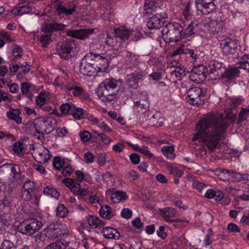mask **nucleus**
<instances>
[{"label":"nucleus","mask_w":249,"mask_h":249,"mask_svg":"<svg viewBox=\"0 0 249 249\" xmlns=\"http://www.w3.org/2000/svg\"><path fill=\"white\" fill-rule=\"evenodd\" d=\"M68 243L64 240H58L48 245L45 249H66Z\"/></svg>","instance_id":"obj_30"},{"label":"nucleus","mask_w":249,"mask_h":249,"mask_svg":"<svg viewBox=\"0 0 249 249\" xmlns=\"http://www.w3.org/2000/svg\"><path fill=\"white\" fill-rule=\"evenodd\" d=\"M10 176L14 179L17 180L20 178V168L18 165L10 164Z\"/></svg>","instance_id":"obj_38"},{"label":"nucleus","mask_w":249,"mask_h":249,"mask_svg":"<svg viewBox=\"0 0 249 249\" xmlns=\"http://www.w3.org/2000/svg\"><path fill=\"white\" fill-rule=\"evenodd\" d=\"M19 110L17 109H10L7 112L8 118L15 121L17 124L21 123L22 119L19 116Z\"/></svg>","instance_id":"obj_34"},{"label":"nucleus","mask_w":249,"mask_h":249,"mask_svg":"<svg viewBox=\"0 0 249 249\" xmlns=\"http://www.w3.org/2000/svg\"><path fill=\"white\" fill-rule=\"evenodd\" d=\"M66 88L69 91H72L74 96L84 98L86 97L85 91L80 87L76 86H67Z\"/></svg>","instance_id":"obj_31"},{"label":"nucleus","mask_w":249,"mask_h":249,"mask_svg":"<svg viewBox=\"0 0 249 249\" xmlns=\"http://www.w3.org/2000/svg\"><path fill=\"white\" fill-rule=\"evenodd\" d=\"M80 136L83 142H88L91 138V133L88 131H83L80 133Z\"/></svg>","instance_id":"obj_62"},{"label":"nucleus","mask_w":249,"mask_h":249,"mask_svg":"<svg viewBox=\"0 0 249 249\" xmlns=\"http://www.w3.org/2000/svg\"><path fill=\"white\" fill-rule=\"evenodd\" d=\"M65 165L64 160L60 157H55L53 161V166L57 170H60Z\"/></svg>","instance_id":"obj_46"},{"label":"nucleus","mask_w":249,"mask_h":249,"mask_svg":"<svg viewBox=\"0 0 249 249\" xmlns=\"http://www.w3.org/2000/svg\"><path fill=\"white\" fill-rule=\"evenodd\" d=\"M68 210L67 208L63 204H59L57 207L56 211V214L57 216L63 218L68 214Z\"/></svg>","instance_id":"obj_44"},{"label":"nucleus","mask_w":249,"mask_h":249,"mask_svg":"<svg viewBox=\"0 0 249 249\" xmlns=\"http://www.w3.org/2000/svg\"><path fill=\"white\" fill-rule=\"evenodd\" d=\"M0 37L9 42H14L16 40L11 35L5 31H0Z\"/></svg>","instance_id":"obj_49"},{"label":"nucleus","mask_w":249,"mask_h":249,"mask_svg":"<svg viewBox=\"0 0 249 249\" xmlns=\"http://www.w3.org/2000/svg\"><path fill=\"white\" fill-rule=\"evenodd\" d=\"M55 120L52 118L40 117L35 119L34 126L36 132L38 134L37 138L40 139L44 133L51 132L54 128Z\"/></svg>","instance_id":"obj_5"},{"label":"nucleus","mask_w":249,"mask_h":249,"mask_svg":"<svg viewBox=\"0 0 249 249\" xmlns=\"http://www.w3.org/2000/svg\"><path fill=\"white\" fill-rule=\"evenodd\" d=\"M199 23L197 20H193L190 23L187 27L185 29L184 35L189 36L195 33L194 30L197 27Z\"/></svg>","instance_id":"obj_37"},{"label":"nucleus","mask_w":249,"mask_h":249,"mask_svg":"<svg viewBox=\"0 0 249 249\" xmlns=\"http://www.w3.org/2000/svg\"><path fill=\"white\" fill-rule=\"evenodd\" d=\"M99 127L104 132L107 133L112 132V129L105 122H99L98 124Z\"/></svg>","instance_id":"obj_63"},{"label":"nucleus","mask_w":249,"mask_h":249,"mask_svg":"<svg viewBox=\"0 0 249 249\" xmlns=\"http://www.w3.org/2000/svg\"><path fill=\"white\" fill-rule=\"evenodd\" d=\"M170 29H174V31H180V33L183 32V29L181 26L177 22H173L169 24L166 27Z\"/></svg>","instance_id":"obj_59"},{"label":"nucleus","mask_w":249,"mask_h":249,"mask_svg":"<svg viewBox=\"0 0 249 249\" xmlns=\"http://www.w3.org/2000/svg\"><path fill=\"white\" fill-rule=\"evenodd\" d=\"M43 193L55 198H58L59 196V193L57 190L51 187H45L43 190Z\"/></svg>","instance_id":"obj_43"},{"label":"nucleus","mask_w":249,"mask_h":249,"mask_svg":"<svg viewBox=\"0 0 249 249\" xmlns=\"http://www.w3.org/2000/svg\"><path fill=\"white\" fill-rule=\"evenodd\" d=\"M119 81L114 79H107L101 83L97 89L98 98L103 102L112 101L116 98Z\"/></svg>","instance_id":"obj_2"},{"label":"nucleus","mask_w":249,"mask_h":249,"mask_svg":"<svg viewBox=\"0 0 249 249\" xmlns=\"http://www.w3.org/2000/svg\"><path fill=\"white\" fill-rule=\"evenodd\" d=\"M84 160L86 163H92L94 160V155L90 152H87L84 154Z\"/></svg>","instance_id":"obj_56"},{"label":"nucleus","mask_w":249,"mask_h":249,"mask_svg":"<svg viewBox=\"0 0 249 249\" xmlns=\"http://www.w3.org/2000/svg\"><path fill=\"white\" fill-rule=\"evenodd\" d=\"M148 124L150 125L159 127L163 124V119L160 117L159 113L153 114L152 112L148 113L147 120Z\"/></svg>","instance_id":"obj_20"},{"label":"nucleus","mask_w":249,"mask_h":249,"mask_svg":"<svg viewBox=\"0 0 249 249\" xmlns=\"http://www.w3.org/2000/svg\"><path fill=\"white\" fill-rule=\"evenodd\" d=\"M75 178L77 181L81 182L83 180H86L88 176L84 174L82 171L77 170L75 172Z\"/></svg>","instance_id":"obj_57"},{"label":"nucleus","mask_w":249,"mask_h":249,"mask_svg":"<svg viewBox=\"0 0 249 249\" xmlns=\"http://www.w3.org/2000/svg\"><path fill=\"white\" fill-rule=\"evenodd\" d=\"M110 198L113 202L118 203L127 199L128 196L125 192L118 191L112 193L110 196Z\"/></svg>","instance_id":"obj_28"},{"label":"nucleus","mask_w":249,"mask_h":249,"mask_svg":"<svg viewBox=\"0 0 249 249\" xmlns=\"http://www.w3.org/2000/svg\"><path fill=\"white\" fill-rule=\"evenodd\" d=\"M167 14L165 12L157 13L149 18L147 26L149 29H159L164 25Z\"/></svg>","instance_id":"obj_10"},{"label":"nucleus","mask_w":249,"mask_h":249,"mask_svg":"<svg viewBox=\"0 0 249 249\" xmlns=\"http://www.w3.org/2000/svg\"><path fill=\"white\" fill-rule=\"evenodd\" d=\"M145 75L144 71H141L138 73H132L127 75L125 80L127 84L130 87L136 86L140 80H142Z\"/></svg>","instance_id":"obj_17"},{"label":"nucleus","mask_w":249,"mask_h":249,"mask_svg":"<svg viewBox=\"0 0 249 249\" xmlns=\"http://www.w3.org/2000/svg\"><path fill=\"white\" fill-rule=\"evenodd\" d=\"M249 115V107L242 108L239 113V120H245Z\"/></svg>","instance_id":"obj_55"},{"label":"nucleus","mask_w":249,"mask_h":249,"mask_svg":"<svg viewBox=\"0 0 249 249\" xmlns=\"http://www.w3.org/2000/svg\"><path fill=\"white\" fill-rule=\"evenodd\" d=\"M187 101L192 105H199L203 103L202 99L203 95L201 89L197 87H194L188 90Z\"/></svg>","instance_id":"obj_12"},{"label":"nucleus","mask_w":249,"mask_h":249,"mask_svg":"<svg viewBox=\"0 0 249 249\" xmlns=\"http://www.w3.org/2000/svg\"><path fill=\"white\" fill-rule=\"evenodd\" d=\"M94 33V29H81L79 30H68L67 35L72 37L84 40Z\"/></svg>","instance_id":"obj_15"},{"label":"nucleus","mask_w":249,"mask_h":249,"mask_svg":"<svg viewBox=\"0 0 249 249\" xmlns=\"http://www.w3.org/2000/svg\"><path fill=\"white\" fill-rule=\"evenodd\" d=\"M22 55V50L21 48L18 46H16L13 49L12 55L10 57L11 60H18Z\"/></svg>","instance_id":"obj_40"},{"label":"nucleus","mask_w":249,"mask_h":249,"mask_svg":"<svg viewBox=\"0 0 249 249\" xmlns=\"http://www.w3.org/2000/svg\"><path fill=\"white\" fill-rule=\"evenodd\" d=\"M182 13L186 20H192L193 18L192 3L190 2H188L187 4L185 5Z\"/></svg>","instance_id":"obj_32"},{"label":"nucleus","mask_w":249,"mask_h":249,"mask_svg":"<svg viewBox=\"0 0 249 249\" xmlns=\"http://www.w3.org/2000/svg\"><path fill=\"white\" fill-rule=\"evenodd\" d=\"M42 234L50 240L55 239L58 238L59 236V233L57 231L56 225L54 226H50L44 229L42 231Z\"/></svg>","instance_id":"obj_24"},{"label":"nucleus","mask_w":249,"mask_h":249,"mask_svg":"<svg viewBox=\"0 0 249 249\" xmlns=\"http://www.w3.org/2000/svg\"><path fill=\"white\" fill-rule=\"evenodd\" d=\"M66 25L61 23H53L51 24H46L42 27V32L43 34L37 36L36 38L39 41L41 46L46 47L51 40V36L49 33L63 30Z\"/></svg>","instance_id":"obj_4"},{"label":"nucleus","mask_w":249,"mask_h":249,"mask_svg":"<svg viewBox=\"0 0 249 249\" xmlns=\"http://www.w3.org/2000/svg\"><path fill=\"white\" fill-rule=\"evenodd\" d=\"M90 195V192L88 189L82 188L80 189V191L77 196H79L82 199H85Z\"/></svg>","instance_id":"obj_61"},{"label":"nucleus","mask_w":249,"mask_h":249,"mask_svg":"<svg viewBox=\"0 0 249 249\" xmlns=\"http://www.w3.org/2000/svg\"><path fill=\"white\" fill-rule=\"evenodd\" d=\"M73 104H64L60 107V111L63 114H71L75 110Z\"/></svg>","instance_id":"obj_39"},{"label":"nucleus","mask_w":249,"mask_h":249,"mask_svg":"<svg viewBox=\"0 0 249 249\" xmlns=\"http://www.w3.org/2000/svg\"><path fill=\"white\" fill-rule=\"evenodd\" d=\"M73 112L71 113V115H72L75 119L80 120L82 119L84 116L83 109L79 107H76L75 106Z\"/></svg>","instance_id":"obj_52"},{"label":"nucleus","mask_w":249,"mask_h":249,"mask_svg":"<svg viewBox=\"0 0 249 249\" xmlns=\"http://www.w3.org/2000/svg\"><path fill=\"white\" fill-rule=\"evenodd\" d=\"M210 24H211L210 18L203 19L200 22V29L203 31H208L209 29H210Z\"/></svg>","instance_id":"obj_50"},{"label":"nucleus","mask_w":249,"mask_h":249,"mask_svg":"<svg viewBox=\"0 0 249 249\" xmlns=\"http://www.w3.org/2000/svg\"><path fill=\"white\" fill-rule=\"evenodd\" d=\"M82 61L85 62H88L89 61H104L108 62L109 60L107 58L103 56L100 55L99 54L94 53H87L82 59Z\"/></svg>","instance_id":"obj_23"},{"label":"nucleus","mask_w":249,"mask_h":249,"mask_svg":"<svg viewBox=\"0 0 249 249\" xmlns=\"http://www.w3.org/2000/svg\"><path fill=\"white\" fill-rule=\"evenodd\" d=\"M95 133H97V134L99 136L100 140L105 145L108 146L112 142V140L108 136L103 133H97L96 131H95Z\"/></svg>","instance_id":"obj_51"},{"label":"nucleus","mask_w":249,"mask_h":249,"mask_svg":"<svg viewBox=\"0 0 249 249\" xmlns=\"http://www.w3.org/2000/svg\"><path fill=\"white\" fill-rule=\"evenodd\" d=\"M188 179L192 181V186L194 189L198 190L199 192H201V190L206 186L203 183L198 181L196 180L194 177H188Z\"/></svg>","instance_id":"obj_45"},{"label":"nucleus","mask_w":249,"mask_h":249,"mask_svg":"<svg viewBox=\"0 0 249 249\" xmlns=\"http://www.w3.org/2000/svg\"><path fill=\"white\" fill-rule=\"evenodd\" d=\"M109 63H95V68H97L96 73L99 72H108L110 70Z\"/></svg>","instance_id":"obj_47"},{"label":"nucleus","mask_w":249,"mask_h":249,"mask_svg":"<svg viewBox=\"0 0 249 249\" xmlns=\"http://www.w3.org/2000/svg\"><path fill=\"white\" fill-rule=\"evenodd\" d=\"M52 7L55 9L59 15L70 16L76 11V5L72 2L64 3L62 0H54L52 3Z\"/></svg>","instance_id":"obj_7"},{"label":"nucleus","mask_w":249,"mask_h":249,"mask_svg":"<svg viewBox=\"0 0 249 249\" xmlns=\"http://www.w3.org/2000/svg\"><path fill=\"white\" fill-rule=\"evenodd\" d=\"M115 36L125 41L130 37L131 29L124 26H120L114 29Z\"/></svg>","instance_id":"obj_18"},{"label":"nucleus","mask_w":249,"mask_h":249,"mask_svg":"<svg viewBox=\"0 0 249 249\" xmlns=\"http://www.w3.org/2000/svg\"><path fill=\"white\" fill-rule=\"evenodd\" d=\"M23 148V144L21 142H15L13 145V150L16 154H19L21 153Z\"/></svg>","instance_id":"obj_58"},{"label":"nucleus","mask_w":249,"mask_h":249,"mask_svg":"<svg viewBox=\"0 0 249 249\" xmlns=\"http://www.w3.org/2000/svg\"><path fill=\"white\" fill-rule=\"evenodd\" d=\"M196 4L198 15L208 14L215 8L213 0H196Z\"/></svg>","instance_id":"obj_11"},{"label":"nucleus","mask_w":249,"mask_h":249,"mask_svg":"<svg viewBox=\"0 0 249 249\" xmlns=\"http://www.w3.org/2000/svg\"><path fill=\"white\" fill-rule=\"evenodd\" d=\"M95 63H81L80 71L84 75L94 76L97 72Z\"/></svg>","instance_id":"obj_19"},{"label":"nucleus","mask_w":249,"mask_h":249,"mask_svg":"<svg viewBox=\"0 0 249 249\" xmlns=\"http://www.w3.org/2000/svg\"><path fill=\"white\" fill-rule=\"evenodd\" d=\"M236 173L232 170L221 168L218 169L215 171V174L219 179L225 181L235 182Z\"/></svg>","instance_id":"obj_16"},{"label":"nucleus","mask_w":249,"mask_h":249,"mask_svg":"<svg viewBox=\"0 0 249 249\" xmlns=\"http://www.w3.org/2000/svg\"><path fill=\"white\" fill-rule=\"evenodd\" d=\"M129 146L132 147L134 150L138 151L149 158L154 157L153 155L149 151L148 148L145 146H139L137 144H132L129 142H125Z\"/></svg>","instance_id":"obj_26"},{"label":"nucleus","mask_w":249,"mask_h":249,"mask_svg":"<svg viewBox=\"0 0 249 249\" xmlns=\"http://www.w3.org/2000/svg\"><path fill=\"white\" fill-rule=\"evenodd\" d=\"M16 246L9 240H4L0 245V249H16Z\"/></svg>","instance_id":"obj_48"},{"label":"nucleus","mask_w":249,"mask_h":249,"mask_svg":"<svg viewBox=\"0 0 249 249\" xmlns=\"http://www.w3.org/2000/svg\"><path fill=\"white\" fill-rule=\"evenodd\" d=\"M87 221L90 227L92 228H100L104 225V223L95 216H89L87 218Z\"/></svg>","instance_id":"obj_29"},{"label":"nucleus","mask_w":249,"mask_h":249,"mask_svg":"<svg viewBox=\"0 0 249 249\" xmlns=\"http://www.w3.org/2000/svg\"><path fill=\"white\" fill-rule=\"evenodd\" d=\"M35 102L37 108L49 114L53 113L55 108L48 104L52 103L53 105L57 104L55 95L45 91H41L36 96Z\"/></svg>","instance_id":"obj_3"},{"label":"nucleus","mask_w":249,"mask_h":249,"mask_svg":"<svg viewBox=\"0 0 249 249\" xmlns=\"http://www.w3.org/2000/svg\"><path fill=\"white\" fill-rule=\"evenodd\" d=\"M99 214L102 217L107 219H111L115 215L114 212L107 205L101 206Z\"/></svg>","instance_id":"obj_27"},{"label":"nucleus","mask_w":249,"mask_h":249,"mask_svg":"<svg viewBox=\"0 0 249 249\" xmlns=\"http://www.w3.org/2000/svg\"><path fill=\"white\" fill-rule=\"evenodd\" d=\"M173 65L175 70L172 72V75H175L177 77H181L182 76L185 75V69L182 66L181 63H175Z\"/></svg>","instance_id":"obj_35"},{"label":"nucleus","mask_w":249,"mask_h":249,"mask_svg":"<svg viewBox=\"0 0 249 249\" xmlns=\"http://www.w3.org/2000/svg\"><path fill=\"white\" fill-rule=\"evenodd\" d=\"M215 33L223 32L225 31V25L224 22L221 20L216 19L213 20Z\"/></svg>","instance_id":"obj_42"},{"label":"nucleus","mask_w":249,"mask_h":249,"mask_svg":"<svg viewBox=\"0 0 249 249\" xmlns=\"http://www.w3.org/2000/svg\"><path fill=\"white\" fill-rule=\"evenodd\" d=\"M59 236L67 234L69 233V229L66 225L58 224L56 225Z\"/></svg>","instance_id":"obj_54"},{"label":"nucleus","mask_w":249,"mask_h":249,"mask_svg":"<svg viewBox=\"0 0 249 249\" xmlns=\"http://www.w3.org/2000/svg\"><path fill=\"white\" fill-rule=\"evenodd\" d=\"M163 38L166 42H175L180 38L182 34L180 31H174V29H170L166 27L162 30Z\"/></svg>","instance_id":"obj_14"},{"label":"nucleus","mask_w":249,"mask_h":249,"mask_svg":"<svg viewBox=\"0 0 249 249\" xmlns=\"http://www.w3.org/2000/svg\"><path fill=\"white\" fill-rule=\"evenodd\" d=\"M34 2H30L27 4H18V6L13 10L15 14L19 15H22L25 14L29 13L32 7L34 6Z\"/></svg>","instance_id":"obj_25"},{"label":"nucleus","mask_w":249,"mask_h":249,"mask_svg":"<svg viewBox=\"0 0 249 249\" xmlns=\"http://www.w3.org/2000/svg\"><path fill=\"white\" fill-rule=\"evenodd\" d=\"M161 151L168 159L172 160L175 157L174 148L172 145H166L162 147Z\"/></svg>","instance_id":"obj_36"},{"label":"nucleus","mask_w":249,"mask_h":249,"mask_svg":"<svg viewBox=\"0 0 249 249\" xmlns=\"http://www.w3.org/2000/svg\"><path fill=\"white\" fill-rule=\"evenodd\" d=\"M41 227L42 223L37 219H29L20 224L19 230L23 234L31 235L38 231Z\"/></svg>","instance_id":"obj_8"},{"label":"nucleus","mask_w":249,"mask_h":249,"mask_svg":"<svg viewBox=\"0 0 249 249\" xmlns=\"http://www.w3.org/2000/svg\"><path fill=\"white\" fill-rule=\"evenodd\" d=\"M149 107L148 101L142 100L141 101H134L133 109L136 112L142 111Z\"/></svg>","instance_id":"obj_33"},{"label":"nucleus","mask_w":249,"mask_h":249,"mask_svg":"<svg viewBox=\"0 0 249 249\" xmlns=\"http://www.w3.org/2000/svg\"><path fill=\"white\" fill-rule=\"evenodd\" d=\"M32 154L36 160L41 163L46 162L51 158L49 150L40 144L35 145Z\"/></svg>","instance_id":"obj_9"},{"label":"nucleus","mask_w":249,"mask_h":249,"mask_svg":"<svg viewBox=\"0 0 249 249\" xmlns=\"http://www.w3.org/2000/svg\"><path fill=\"white\" fill-rule=\"evenodd\" d=\"M161 213L166 218V221H170V218L175 216L176 211L173 208H167L162 210Z\"/></svg>","instance_id":"obj_41"},{"label":"nucleus","mask_w":249,"mask_h":249,"mask_svg":"<svg viewBox=\"0 0 249 249\" xmlns=\"http://www.w3.org/2000/svg\"><path fill=\"white\" fill-rule=\"evenodd\" d=\"M226 128L221 118L213 115L205 116L197 123L193 141L199 143L204 150L207 148L212 151L218 145Z\"/></svg>","instance_id":"obj_1"},{"label":"nucleus","mask_w":249,"mask_h":249,"mask_svg":"<svg viewBox=\"0 0 249 249\" xmlns=\"http://www.w3.org/2000/svg\"><path fill=\"white\" fill-rule=\"evenodd\" d=\"M249 181V175L248 174H241L237 173L235 175V181Z\"/></svg>","instance_id":"obj_64"},{"label":"nucleus","mask_w":249,"mask_h":249,"mask_svg":"<svg viewBox=\"0 0 249 249\" xmlns=\"http://www.w3.org/2000/svg\"><path fill=\"white\" fill-rule=\"evenodd\" d=\"M160 7L157 4L156 0H145L143 9L146 14H151L156 12Z\"/></svg>","instance_id":"obj_22"},{"label":"nucleus","mask_w":249,"mask_h":249,"mask_svg":"<svg viewBox=\"0 0 249 249\" xmlns=\"http://www.w3.org/2000/svg\"><path fill=\"white\" fill-rule=\"evenodd\" d=\"M237 44L235 40L227 38L222 40L220 48L225 55L232 54L236 53Z\"/></svg>","instance_id":"obj_13"},{"label":"nucleus","mask_w":249,"mask_h":249,"mask_svg":"<svg viewBox=\"0 0 249 249\" xmlns=\"http://www.w3.org/2000/svg\"><path fill=\"white\" fill-rule=\"evenodd\" d=\"M103 234L104 237L111 239H118L120 237V234L116 229L107 227L103 229Z\"/></svg>","instance_id":"obj_21"},{"label":"nucleus","mask_w":249,"mask_h":249,"mask_svg":"<svg viewBox=\"0 0 249 249\" xmlns=\"http://www.w3.org/2000/svg\"><path fill=\"white\" fill-rule=\"evenodd\" d=\"M77 45L74 39H67L58 44L57 53L61 58L68 60L72 57V52L76 50Z\"/></svg>","instance_id":"obj_6"},{"label":"nucleus","mask_w":249,"mask_h":249,"mask_svg":"<svg viewBox=\"0 0 249 249\" xmlns=\"http://www.w3.org/2000/svg\"><path fill=\"white\" fill-rule=\"evenodd\" d=\"M139 56H137L134 54L130 53V52H126L125 54V57L127 58L126 61H142V59Z\"/></svg>","instance_id":"obj_53"},{"label":"nucleus","mask_w":249,"mask_h":249,"mask_svg":"<svg viewBox=\"0 0 249 249\" xmlns=\"http://www.w3.org/2000/svg\"><path fill=\"white\" fill-rule=\"evenodd\" d=\"M130 37L132 41H138L142 36V34L137 31L131 30Z\"/></svg>","instance_id":"obj_60"}]
</instances>
